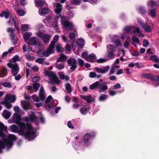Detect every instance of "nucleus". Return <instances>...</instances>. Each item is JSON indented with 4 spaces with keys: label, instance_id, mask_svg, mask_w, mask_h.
Listing matches in <instances>:
<instances>
[{
    "label": "nucleus",
    "instance_id": "59",
    "mask_svg": "<svg viewBox=\"0 0 159 159\" xmlns=\"http://www.w3.org/2000/svg\"><path fill=\"white\" fill-rule=\"evenodd\" d=\"M45 58H39L36 59L35 61L40 64H42Z\"/></svg>",
    "mask_w": 159,
    "mask_h": 159
},
{
    "label": "nucleus",
    "instance_id": "19",
    "mask_svg": "<svg viewBox=\"0 0 159 159\" xmlns=\"http://www.w3.org/2000/svg\"><path fill=\"white\" fill-rule=\"evenodd\" d=\"M70 70L73 71L77 67L76 61L74 58H70Z\"/></svg>",
    "mask_w": 159,
    "mask_h": 159
},
{
    "label": "nucleus",
    "instance_id": "55",
    "mask_svg": "<svg viewBox=\"0 0 159 159\" xmlns=\"http://www.w3.org/2000/svg\"><path fill=\"white\" fill-rule=\"evenodd\" d=\"M29 27L28 25H24L21 27V29L23 31H26L28 30Z\"/></svg>",
    "mask_w": 159,
    "mask_h": 159
},
{
    "label": "nucleus",
    "instance_id": "62",
    "mask_svg": "<svg viewBox=\"0 0 159 159\" xmlns=\"http://www.w3.org/2000/svg\"><path fill=\"white\" fill-rule=\"evenodd\" d=\"M107 60L106 59L101 58L97 60V62L98 63H104L107 61Z\"/></svg>",
    "mask_w": 159,
    "mask_h": 159
},
{
    "label": "nucleus",
    "instance_id": "49",
    "mask_svg": "<svg viewBox=\"0 0 159 159\" xmlns=\"http://www.w3.org/2000/svg\"><path fill=\"white\" fill-rule=\"evenodd\" d=\"M56 67L59 70L62 69L64 67V65L63 63L61 64L57 63L56 65Z\"/></svg>",
    "mask_w": 159,
    "mask_h": 159
},
{
    "label": "nucleus",
    "instance_id": "16",
    "mask_svg": "<svg viewBox=\"0 0 159 159\" xmlns=\"http://www.w3.org/2000/svg\"><path fill=\"white\" fill-rule=\"evenodd\" d=\"M90 108V106L89 105L84 106L80 109V111L82 114L85 115L89 111Z\"/></svg>",
    "mask_w": 159,
    "mask_h": 159
},
{
    "label": "nucleus",
    "instance_id": "53",
    "mask_svg": "<svg viewBox=\"0 0 159 159\" xmlns=\"http://www.w3.org/2000/svg\"><path fill=\"white\" fill-rule=\"evenodd\" d=\"M10 36L11 37V40L14 43V44H16V40L15 39V33L13 32H12L10 34Z\"/></svg>",
    "mask_w": 159,
    "mask_h": 159
},
{
    "label": "nucleus",
    "instance_id": "6",
    "mask_svg": "<svg viewBox=\"0 0 159 159\" xmlns=\"http://www.w3.org/2000/svg\"><path fill=\"white\" fill-rule=\"evenodd\" d=\"M17 137L15 135L12 134H9L7 139L3 140L7 148H11L13 145V142L17 139Z\"/></svg>",
    "mask_w": 159,
    "mask_h": 159
},
{
    "label": "nucleus",
    "instance_id": "45",
    "mask_svg": "<svg viewBox=\"0 0 159 159\" xmlns=\"http://www.w3.org/2000/svg\"><path fill=\"white\" fill-rule=\"evenodd\" d=\"M98 82H96L89 86V88L90 89L92 90L95 89L97 87L98 88Z\"/></svg>",
    "mask_w": 159,
    "mask_h": 159
},
{
    "label": "nucleus",
    "instance_id": "20",
    "mask_svg": "<svg viewBox=\"0 0 159 159\" xmlns=\"http://www.w3.org/2000/svg\"><path fill=\"white\" fill-rule=\"evenodd\" d=\"M39 97L42 101L44 100L46 96L45 94V92L43 87H41L39 93Z\"/></svg>",
    "mask_w": 159,
    "mask_h": 159
},
{
    "label": "nucleus",
    "instance_id": "32",
    "mask_svg": "<svg viewBox=\"0 0 159 159\" xmlns=\"http://www.w3.org/2000/svg\"><path fill=\"white\" fill-rule=\"evenodd\" d=\"M148 6L150 7L151 8H156V2L152 0H150L148 2Z\"/></svg>",
    "mask_w": 159,
    "mask_h": 159
},
{
    "label": "nucleus",
    "instance_id": "12",
    "mask_svg": "<svg viewBox=\"0 0 159 159\" xmlns=\"http://www.w3.org/2000/svg\"><path fill=\"white\" fill-rule=\"evenodd\" d=\"M14 110L15 112L13 115L14 119H21V116L20 112H19L20 109L19 107L17 106L14 107Z\"/></svg>",
    "mask_w": 159,
    "mask_h": 159
},
{
    "label": "nucleus",
    "instance_id": "58",
    "mask_svg": "<svg viewBox=\"0 0 159 159\" xmlns=\"http://www.w3.org/2000/svg\"><path fill=\"white\" fill-rule=\"evenodd\" d=\"M107 57L109 58V59H111L114 57V54L113 52H108L107 54Z\"/></svg>",
    "mask_w": 159,
    "mask_h": 159
},
{
    "label": "nucleus",
    "instance_id": "40",
    "mask_svg": "<svg viewBox=\"0 0 159 159\" xmlns=\"http://www.w3.org/2000/svg\"><path fill=\"white\" fill-rule=\"evenodd\" d=\"M156 8L150 10V12L149 13V15L151 17L154 18L156 15Z\"/></svg>",
    "mask_w": 159,
    "mask_h": 159
},
{
    "label": "nucleus",
    "instance_id": "48",
    "mask_svg": "<svg viewBox=\"0 0 159 159\" xmlns=\"http://www.w3.org/2000/svg\"><path fill=\"white\" fill-rule=\"evenodd\" d=\"M40 86V84L39 83H36L33 84V87L35 92L38 90Z\"/></svg>",
    "mask_w": 159,
    "mask_h": 159
},
{
    "label": "nucleus",
    "instance_id": "13",
    "mask_svg": "<svg viewBox=\"0 0 159 159\" xmlns=\"http://www.w3.org/2000/svg\"><path fill=\"white\" fill-rule=\"evenodd\" d=\"M98 89L99 92L101 93L107 90L108 89V87L106 84V83L103 82L100 83L98 82Z\"/></svg>",
    "mask_w": 159,
    "mask_h": 159
},
{
    "label": "nucleus",
    "instance_id": "27",
    "mask_svg": "<svg viewBox=\"0 0 159 159\" xmlns=\"http://www.w3.org/2000/svg\"><path fill=\"white\" fill-rule=\"evenodd\" d=\"M3 117L6 119L9 118L11 115V113L7 110H5L2 114Z\"/></svg>",
    "mask_w": 159,
    "mask_h": 159
},
{
    "label": "nucleus",
    "instance_id": "22",
    "mask_svg": "<svg viewBox=\"0 0 159 159\" xmlns=\"http://www.w3.org/2000/svg\"><path fill=\"white\" fill-rule=\"evenodd\" d=\"M55 11L56 13H60L62 10V6L59 3H56L55 4Z\"/></svg>",
    "mask_w": 159,
    "mask_h": 159
},
{
    "label": "nucleus",
    "instance_id": "52",
    "mask_svg": "<svg viewBox=\"0 0 159 159\" xmlns=\"http://www.w3.org/2000/svg\"><path fill=\"white\" fill-rule=\"evenodd\" d=\"M130 41V38L129 39L126 41L124 43V46L125 48L128 49L129 48V44Z\"/></svg>",
    "mask_w": 159,
    "mask_h": 159
},
{
    "label": "nucleus",
    "instance_id": "8",
    "mask_svg": "<svg viewBox=\"0 0 159 159\" xmlns=\"http://www.w3.org/2000/svg\"><path fill=\"white\" fill-rule=\"evenodd\" d=\"M45 75L50 78V80L53 81L57 84L60 83L58 77L52 71H46L44 72Z\"/></svg>",
    "mask_w": 159,
    "mask_h": 159
},
{
    "label": "nucleus",
    "instance_id": "1",
    "mask_svg": "<svg viewBox=\"0 0 159 159\" xmlns=\"http://www.w3.org/2000/svg\"><path fill=\"white\" fill-rule=\"evenodd\" d=\"M70 43H71V46L74 52L76 54L79 53L77 51L78 48L76 47L74 45V42L78 37V34L76 31L75 26L71 22H70Z\"/></svg>",
    "mask_w": 159,
    "mask_h": 159
},
{
    "label": "nucleus",
    "instance_id": "41",
    "mask_svg": "<svg viewBox=\"0 0 159 159\" xmlns=\"http://www.w3.org/2000/svg\"><path fill=\"white\" fill-rule=\"evenodd\" d=\"M108 98V96L106 94H101L99 97V100L100 101H103Z\"/></svg>",
    "mask_w": 159,
    "mask_h": 159
},
{
    "label": "nucleus",
    "instance_id": "33",
    "mask_svg": "<svg viewBox=\"0 0 159 159\" xmlns=\"http://www.w3.org/2000/svg\"><path fill=\"white\" fill-rule=\"evenodd\" d=\"M142 28L144 29V30L147 32H151L152 30L151 26L147 23L144 24V25H143Z\"/></svg>",
    "mask_w": 159,
    "mask_h": 159
},
{
    "label": "nucleus",
    "instance_id": "14",
    "mask_svg": "<svg viewBox=\"0 0 159 159\" xmlns=\"http://www.w3.org/2000/svg\"><path fill=\"white\" fill-rule=\"evenodd\" d=\"M61 22L62 26L66 29L68 28L70 23L68 21V19L66 17L62 16L61 17Z\"/></svg>",
    "mask_w": 159,
    "mask_h": 159
},
{
    "label": "nucleus",
    "instance_id": "46",
    "mask_svg": "<svg viewBox=\"0 0 159 159\" xmlns=\"http://www.w3.org/2000/svg\"><path fill=\"white\" fill-rule=\"evenodd\" d=\"M110 68V66H107L102 68V73L103 74H105L107 72Z\"/></svg>",
    "mask_w": 159,
    "mask_h": 159
},
{
    "label": "nucleus",
    "instance_id": "5",
    "mask_svg": "<svg viewBox=\"0 0 159 159\" xmlns=\"http://www.w3.org/2000/svg\"><path fill=\"white\" fill-rule=\"evenodd\" d=\"M15 123L18 125L19 132L18 134L25 138V130L26 129V124L21 121L22 120H15Z\"/></svg>",
    "mask_w": 159,
    "mask_h": 159
},
{
    "label": "nucleus",
    "instance_id": "17",
    "mask_svg": "<svg viewBox=\"0 0 159 159\" xmlns=\"http://www.w3.org/2000/svg\"><path fill=\"white\" fill-rule=\"evenodd\" d=\"M50 11V9L46 7H44L39 10V13L40 15H43L49 13Z\"/></svg>",
    "mask_w": 159,
    "mask_h": 159
},
{
    "label": "nucleus",
    "instance_id": "25",
    "mask_svg": "<svg viewBox=\"0 0 159 159\" xmlns=\"http://www.w3.org/2000/svg\"><path fill=\"white\" fill-rule=\"evenodd\" d=\"M34 3L36 6L38 7H40L44 6L45 2L41 0H35Z\"/></svg>",
    "mask_w": 159,
    "mask_h": 159
},
{
    "label": "nucleus",
    "instance_id": "11",
    "mask_svg": "<svg viewBox=\"0 0 159 159\" xmlns=\"http://www.w3.org/2000/svg\"><path fill=\"white\" fill-rule=\"evenodd\" d=\"M37 36L40 38L44 43H48L49 42L51 36L49 34H44L41 32H39L36 34Z\"/></svg>",
    "mask_w": 159,
    "mask_h": 159
},
{
    "label": "nucleus",
    "instance_id": "29",
    "mask_svg": "<svg viewBox=\"0 0 159 159\" xmlns=\"http://www.w3.org/2000/svg\"><path fill=\"white\" fill-rule=\"evenodd\" d=\"M132 32L134 34L137 33L138 34L137 35L138 37H143L144 36V34L141 32L139 28H137L135 30L133 29L132 30Z\"/></svg>",
    "mask_w": 159,
    "mask_h": 159
},
{
    "label": "nucleus",
    "instance_id": "4",
    "mask_svg": "<svg viewBox=\"0 0 159 159\" xmlns=\"http://www.w3.org/2000/svg\"><path fill=\"white\" fill-rule=\"evenodd\" d=\"M59 36L58 35H55L54 36L53 41L51 42L48 48L43 52V55L45 57H48L52 53L54 52V48L55 43L59 40Z\"/></svg>",
    "mask_w": 159,
    "mask_h": 159
},
{
    "label": "nucleus",
    "instance_id": "38",
    "mask_svg": "<svg viewBox=\"0 0 159 159\" xmlns=\"http://www.w3.org/2000/svg\"><path fill=\"white\" fill-rule=\"evenodd\" d=\"M67 59L66 56L63 54H61L60 57L58 58L57 61V62L59 61H64Z\"/></svg>",
    "mask_w": 159,
    "mask_h": 159
},
{
    "label": "nucleus",
    "instance_id": "50",
    "mask_svg": "<svg viewBox=\"0 0 159 159\" xmlns=\"http://www.w3.org/2000/svg\"><path fill=\"white\" fill-rule=\"evenodd\" d=\"M32 98L34 101L37 102L41 100L39 97L35 95H34L32 96Z\"/></svg>",
    "mask_w": 159,
    "mask_h": 159
},
{
    "label": "nucleus",
    "instance_id": "31",
    "mask_svg": "<svg viewBox=\"0 0 159 159\" xmlns=\"http://www.w3.org/2000/svg\"><path fill=\"white\" fill-rule=\"evenodd\" d=\"M134 28V26L132 25L126 26L124 28L123 30L124 32L128 33L132 31Z\"/></svg>",
    "mask_w": 159,
    "mask_h": 159
},
{
    "label": "nucleus",
    "instance_id": "51",
    "mask_svg": "<svg viewBox=\"0 0 159 159\" xmlns=\"http://www.w3.org/2000/svg\"><path fill=\"white\" fill-rule=\"evenodd\" d=\"M20 57L18 55H16L12 58V61L14 62H15L16 61H19L20 60Z\"/></svg>",
    "mask_w": 159,
    "mask_h": 159
},
{
    "label": "nucleus",
    "instance_id": "26",
    "mask_svg": "<svg viewBox=\"0 0 159 159\" xmlns=\"http://www.w3.org/2000/svg\"><path fill=\"white\" fill-rule=\"evenodd\" d=\"M107 48L108 52H114L116 50L117 48L111 45H108L107 46Z\"/></svg>",
    "mask_w": 159,
    "mask_h": 159
},
{
    "label": "nucleus",
    "instance_id": "37",
    "mask_svg": "<svg viewBox=\"0 0 159 159\" xmlns=\"http://www.w3.org/2000/svg\"><path fill=\"white\" fill-rule=\"evenodd\" d=\"M32 34L31 33H28L26 32L23 35V37L25 41L27 42L28 39L31 36Z\"/></svg>",
    "mask_w": 159,
    "mask_h": 159
},
{
    "label": "nucleus",
    "instance_id": "63",
    "mask_svg": "<svg viewBox=\"0 0 159 159\" xmlns=\"http://www.w3.org/2000/svg\"><path fill=\"white\" fill-rule=\"evenodd\" d=\"M40 80V78L39 76H36L34 77L32 80L34 82H36L39 81Z\"/></svg>",
    "mask_w": 159,
    "mask_h": 159
},
{
    "label": "nucleus",
    "instance_id": "21",
    "mask_svg": "<svg viewBox=\"0 0 159 159\" xmlns=\"http://www.w3.org/2000/svg\"><path fill=\"white\" fill-rule=\"evenodd\" d=\"M96 60V55L93 53L90 54L88 57L87 61L91 62H94Z\"/></svg>",
    "mask_w": 159,
    "mask_h": 159
},
{
    "label": "nucleus",
    "instance_id": "2",
    "mask_svg": "<svg viewBox=\"0 0 159 159\" xmlns=\"http://www.w3.org/2000/svg\"><path fill=\"white\" fill-rule=\"evenodd\" d=\"M26 123V128H27V130L25 132V138L29 140H31L35 138L36 136V134L35 131L31 130L33 127L31 124L28 123V122H34L37 120H25Z\"/></svg>",
    "mask_w": 159,
    "mask_h": 159
},
{
    "label": "nucleus",
    "instance_id": "15",
    "mask_svg": "<svg viewBox=\"0 0 159 159\" xmlns=\"http://www.w3.org/2000/svg\"><path fill=\"white\" fill-rule=\"evenodd\" d=\"M73 101L75 102L72 106V107L74 109H77L83 105L82 102H80L76 97L73 98Z\"/></svg>",
    "mask_w": 159,
    "mask_h": 159
},
{
    "label": "nucleus",
    "instance_id": "10",
    "mask_svg": "<svg viewBox=\"0 0 159 159\" xmlns=\"http://www.w3.org/2000/svg\"><path fill=\"white\" fill-rule=\"evenodd\" d=\"M8 67L11 68V72L14 76H16L19 71V68L17 64H15L13 65L11 63L7 64Z\"/></svg>",
    "mask_w": 159,
    "mask_h": 159
},
{
    "label": "nucleus",
    "instance_id": "44",
    "mask_svg": "<svg viewBox=\"0 0 159 159\" xmlns=\"http://www.w3.org/2000/svg\"><path fill=\"white\" fill-rule=\"evenodd\" d=\"M132 39L133 41L132 44L133 45L136 46V45L134 44V42H135L137 44H139V40L135 36H133L132 38Z\"/></svg>",
    "mask_w": 159,
    "mask_h": 159
},
{
    "label": "nucleus",
    "instance_id": "9",
    "mask_svg": "<svg viewBox=\"0 0 159 159\" xmlns=\"http://www.w3.org/2000/svg\"><path fill=\"white\" fill-rule=\"evenodd\" d=\"M96 133L93 132L91 134L89 133H86L81 139V141L84 144L87 146V144L91 138L94 137L95 136Z\"/></svg>",
    "mask_w": 159,
    "mask_h": 159
},
{
    "label": "nucleus",
    "instance_id": "24",
    "mask_svg": "<svg viewBox=\"0 0 159 159\" xmlns=\"http://www.w3.org/2000/svg\"><path fill=\"white\" fill-rule=\"evenodd\" d=\"M13 7L16 11L17 14L20 16H24L25 13L26 12L25 11L23 10H20L17 9V7L16 6L13 5Z\"/></svg>",
    "mask_w": 159,
    "mask_h": 159
},
{
    "label": "nucleus",
    "instance_id": "23",
    "mask_svg": "<svg viewBox=\"0 0 159 159\" xmlns=\"http://www.w3.org/2000/svg\"><path fill=\"white\" fill-rule=\"evenodd\" d=\"M76 44L79 48H82L84 46L85 41L84 39L80 38L78 39Z\"/></svg>",
    "mask_w": 159,
    "mask_h": 159
},
{
    "label": "nucleus",
    "instance_id": "7",
    "mask_svg": "<svg viewBox=\"0 0 159 159\" xmlns=\"http://www.w3.org/2000/svg\"><path fill=\"white\" fill-rule=\"evenodd\" d=\"M43 22L47 25H52V27H55L56 29L58 28L57 22L56 21L54 22L52 16H48L46 19L43 20Z\"/></svg>",
    "mask_w": 159,
    "mask_h": 159
},
{
    "label": "nucleus",
    "instance_id": "30",
    "mask_svg": "<svg viewBox=\"0 0 159 159\" xmlns=\"http://www.w3.org/2000/svg\"><path fill=\"white\" fill-rule=\"evenodd\" d=\"M21 103L24 109L27 110L29 109L30 104L28 102L22 101L21 102Z\"/></svg>",
    "mask_w": 159,
    "mask_h": 159
},
{
    "label": "nucleus",
    "instance_id": "61",
    "mask_svg": "<svg viewBox=\"0 0 159 159\" xmlns=\"http://www.w3.org/2000/svg\"><path fill=\"white\" fill-rule=\"evenodd\" d=\"M97 74L95 72H91L89 74V77L91 78H93L96 76Z\"/></svg>",
    "mask_w": 159,
    "mask_h": 159
},
{
    "label": "nucleus",
    "instance_id": "57",
    "mask_svg": "<svg viewBox=\"0 0 159 159\" xmlns=\"http://www.w3.org/2000/svg\"><path fill=\"white\" fill-rule=\"evenodd\" d=\"M89 55H88V54L87 52H83L82 54L81 57L82 58L87 60V58Z\"/></svg>",
    "mask_w": 159,
    "mask_h": 159
},
{
    "label": "nucleus",
    "instance_id": "34",
    "mask_svg": "<svg viewBox=\"0 0 159 159\" xmlns=\"http://www.w3.org/2000/svg\"><path fill=\"white\" fill-rule=\"evenodd\" d=\"M143 75L145 78L150 79L151 80H153L154 79V75L151 74H144Z\"/></svg>",
    "mask_w": 159,
    "mask_h": 159
},
{
    "label": "nucleus",
    "instance_id": "39",
    "mask_svg": "<svg viewBox=\"0 0 159 159\" xmlns=\"http://www.w3.org/2000/svg\"><path fill=\"white\" fill-rule=\"evenodd\" d=\"M111 42L118 47H121L122 46V44L120 40L118 39H116L113 40L111 41Z\"/></svg>",
    "mask_w": 159,
    "mask_h": 159
},
{
    "label": "nucleus",
    "instance_id": "28",
    "mask_svg": "<svg viewBox=\"0 0 159 159\" xmlns=\"http://www.w3.org/2000/svg\"><path fill=\"white\" fill-rule=\"evenodd\" d=\"M81 98L86 101L88 103H90L92 101L91 96L90 95H81Z\"/></svg>",
    "mask_w": 159,
    "mask_h": 159
},
{
    "label": "nucleus",
    "instance_id": "43",
    "mask_svg": "<svg viewBox=\"0 0 159 159\" xmlns=\"http://www.w3.org/2000/svg\"><path fill=\"white\" fill-rule=\"evenodd\" d=\"M0 75L2 76L1 77H3L2 75L5 76L7 75V69L5 67H3L0 71Z\"/></svg>",
    "mask_w": 159,
    "mask_h": 159
},
{
    "label": "nucleus",
    "instance_id": "42",
    "mask_svg": "<svg viewBox=\"0 0 159 159\" xmlns=\"http://www.w3.org/2000/svg\"><path fill=\"white\" fill-rule=\"evenodd\" d=\"M150 59L151 60H153L155 62H159V58H158L157 56L154 55L151 56L150 57Z\"/></svg>",
    "mask_w": 159,
    "mask_h": 159
},
{
    "label": "nucleus",
    "instance_id": "64",
    "mask_svg": "<svg viewBox=\"0 0 159 159\" xmlns=\"http://www.w3.org/2000/svg\"><path fill=\"white\" fill-rule=\"evenodd\" d=\"M52 99V98L51 96L49 95L48 96V97L47 98L46 100L45 101V102L46 103H48L51 102V101Z\"/></svg>",
    "mask_w": 159,
    "mask_h": 159
},
{
    "label": "nucleus",
    "instance_id": "18",
    "mask_svg": "<svg viewBox=\"0 0 159 159\" xmlns=\"http://www.w3.org/2000/svg\"><path fill=\"white\" fill-rule=\"evenodd\" d=\"M29 43L30 45H36L40 46V43L39 42L37 41V39L36 37L31 38L29 40Z\"/></svg>",
    "mask_w": 159,
    "mask_h": 159
},
{
    "label": "nucleus",
    "instance_id": "60",
    "mask_svg": "<svg viewBox=\"0 0 159 159\" xmlns=\"http://www.w3.org/2000/svg\"><path fill=\"white\" fill-rule=\"evenodd\" d=\"M143 43V46L144 47H147L149 44V43L147 40L144 39Z\"/></svg>",
    "mask_w": 159,
    "mask_h": 159
},
{
    "label": "nucleus",
    "instance_id": "56",
    "mask_svg": "<svg viewBox=\"0 0 159 159\" xmlns=\"http://www.w3.org/2000/svg\"><path fill=\"white\" fill-rule=\"evenodd\" d=\"M139 12L142 14L143 15L146 13V12L145 9L143 7H140L139 8Z\"/></svg>",
    "mask_w": 159,
    "mask_h": 159
},
{
    "label": "nucleus",
    "instance_id": "35",
    "mask_svg": "<svg viewBox=\"0 0 159 159\" xmlns=\"http://www.w3.org/2000/svg\"><path fill=\"white\" fill-rule=\"evenodd\" d=\"M10 13L9 11L7 10L5 11H3L1 14V17L5 16L6 19H7L9 17Z\"/></svg>",
    "mask_w": 159,
    "mask_h": 159
},
{
    "label": "nucleus",
    "instance_id": "54",
    "mask_svg": "<svg viewBox=\"0 0 159 159\" xmlns=\"http://www.w3.org/2000/svg\"><path fill=\"white\" fill-rule=\"evenodd\" d=\"M2 85L5 87L10 88L11 85L10 83L8 82H5L2 83Z\"/></svg>",
    "mask_w": 159,
    "mask_h": 159
},
{
    "label": "nucleus",
    "instance_id": "47",
    "mask_svg": "<svg viewBox=\"0 0 159 159\" xmlns=\"http://www.w3.org/2000/svg\"><path fill=\"white\" fill-rule=\"evenodd\" d=\"M56 48L57 51L58 52H61L64 49L59 43L57 44L56 46Z\"/></svg>",
    "mask_w": 159,
    "mask_h": 159
},
{
    "label": "nucleus",
    "instance_id": "36",
    "mask_svg": "<svg viewBox=\"0 0 159 159\" xmlns=\"http://www.w3.org/2000/svg\"><path fill=\"white\" fill-rule=\"evenodd\" d=\"M11 129V131L16 133H18L19 132V129L18 128V126L17 127L15 125H12L10 127Z\"/></svg>",
    "mask_w": 159,
    "mask_h": 159
},
{
    "label": "nucleus",
    "instance_id": "3",
    "mask_svg": "<svg viewBox=\"0 0 159 159\" xmlns=\"http://www.w3.org/2000/svg\"><path fill=\"white\" fill-rule=\"evenodd\" d=\"M16 100V96L11 94H7L4 98V101L1 102V104L5 105L8 109H10L12 106L10 104L14 102Z\"/></svg>",
    "mask_w": 159,
    "mask_h": 159
}]
</instances>
